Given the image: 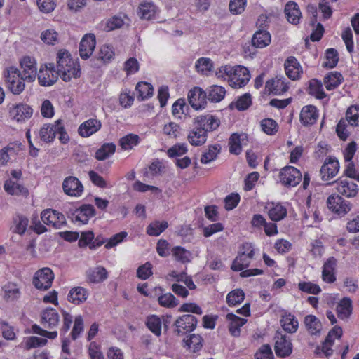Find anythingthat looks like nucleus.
Wrapping results in <instances>:
<instances>
[{
  "label": "nucleus",
  "mask_w": 359,
  "mask_h": 359,
  "mask_svg": "<svg viewBox=\"0 0 359 359\" xmlns=\"http://www.w3.org/2000/svg\"><path fill=\"white\" fill-rule=\"evenodd\" d=\"M288 83L283 76H276L266 83L265 88L269 93L281 95L288 90Z\"/></svg>",
  "instance_id": "19"
},
{
  "label": "nucleus",
  "mask_w": 359,
  "mask_h": 359,
  "mask_svg": "<svg viewBox=\"0 0 359 359\" xmlns=\"http://www.w3.org/2000/svg\"><path fill=\"white\" fill-rule=\"evenodd\" d=\"M308 90L310 95L315 96L318 99H323L326 97L321 82L316 79H312L309 81Z\"/></svg>",
  "instance_id": "52"
},
{
  "label": "nucleus",
  "mask_w": 359,
  "mask_h": 359,
  "mask_svg": "<svg viewBox=\"0 0 359 359\" xmlns=\"http://www.w3.org/2000/svg\"><path fill=\"white\" fill-rule=\"evenodd\" d=\"M47 339L38 337H30L27 338L24 341V347L29 350L33 348L40 347L46 345Z\"/></svg>",
  "instance_id": "63"
},
{
  "label": "nucleus",
  "mask_w": 359,
  "mask_h": 359,
  "mask_svg": "<svg viewBox=\"0 0 359 359\" xmlns=\"http://www.w3.org/2000/svg\"><path fill=\"white\" fill-rule=\"evenodd\" d=\"M250 79L249 70L241 65L233 67L229 79V84L233 88H239L245 86Z\"/></svg>",
  "instance_id": "5"
},
{
  "label": "nucleus",
  "mask_w": 359,
  "mask_h": 359,
  "mask_svg": "<svg viewBox=\"0 0 359 359\" xmlns=\"http://www.w3.org/2000/svg\"><path fill=\"white\" fill-rule=\"evenodd\" d=\"M202 337L198 334H191L186 340H184L185 345L193 352L199 351L202 347Z\"/></svg>",
  "instance_id": "56"
},
{
  "label": "nucleus",
  "mask_w": 359,
  "mask_h": 359,
  "mask_svg": "<svg viewBox=\"0 0 359 359\" xmlns=\"http://www.w3.org/2000/svg\"><path fill=\"white\" fill-rule=\"evenodd\" d=\"M168 226V224L165 221H155L148 226L147 232L149 236H158L164 231Z\"/></svg>",
  "instance_id": "53"
},
{
  "label": "nucleus",
  "mask_w": 359,
  "mask_h": 359,
  "mask_svg": "<svg viewBox=\"0 0 359 359\" xmlns=\"http://www.w3.org/2000/svg\"><path fill=\"white\" fill-rule=\"evenodd\" d=\"M194 125L193 129L188 135L189 142L193 146L202 145L205 144L207 140V135L201 128H199L196 124Z\"/></svg>",
  "instance_id": "35"
},
{
  "label": "nucleus",
  "mask_w": 359,
  "mask_h": 359,
  "mask_svg": "<svg viewBox=\"0 0 359 359\" xmlns=\"http://www.w3.org/2000/svg\"><path fill=\"white\" fill-rule=\"evenodd\" d=\"M158 302L161 306L166 308H174L178 304L177 299L170 292L161 295Z\"/></svg>",
  "instance_id": "59"
},
{
  "label": "nucleus",
  "mask_w": 359,
  "mask_h": 359,
  "mask_svg": "<svg viewBox=\"0 0 359 359\" xmlns=\"http://www.w3.org/2000/svg\"><path fill=\"white\" fill-rule=\"evenodd\" d=\"M189 104L196 110L203 109L207 104V93L200 87L191 89L187 95Z\"/></svg>",
  "instance_id": "12"
},
{
  "label": "nucleus",
  "mask_w": 359,
  "mask_h": 359,
  "mask_svg": "<svg viewBox=\"0 0 359 359\" xmlns=\"http://www.w3.org/2000/svg\"><path fill=\"white\" fill-rule=\"evenodd\" d=\"M338 317L341 319L348 318L352 312V302L350 298L344 297L337 306Z\"/></svg>",
  "instance_id": "41"
},
{
  "label": "nucleus",
  "mask_w": 359,
  "mask_h": 359,
  "mask_svg": "<svg viewBox=\"0 0 359 359\" xmlns=\"http://www.w3.org/2000/svg\"><path fill=\"white\" fill-rule=\"evenodd\" d=\"M135 90L138 93L137 99L141 101L151 97L154 93L153 86L149 83L144 81L138 82Z\"/></svg>",
  "instance_id": "43"
},
{
  "label": "nucleus",
  "mask_w": 359,
  "mask_h": 359,
  "mask_svg": "<svg viewBox=\"0 0 359 359\" xmlns=\"http://www.w3.org/2000/svg\"><path fill=\"white\" fill-rule=\"evenodd\" d=\"M107 271L102 266H97L93 269H90L88 273V280L90 283H98L104 281L107 278Z\"/></svg>",
  "instance_id": "40"
},
{
  "label": "nucleus",
  "mask_w": 359,
  "mask_h": 359,
  "mask_svg": "<svg viewBox=\"0 0 359 359\" xmlns=\"http://www.w3.org/2000/svg\"><path fill=\"white\" fill-rule=\"evenodd\" d=\"M248 143V135L245 133H233L229 140V151L236 155L242 151V146Z\"/></svg>",
  "instance_id": "26"
},
{
  "label": "nucleus",
  "mask_w": 359,
  "mask_h": 359,
  "mask_svg": "<svg viewBox=\"0 0 359 359\" xmlns=\"http://www.w3.org/2000/svg\"><path fill=\"white\" fill-rule=\"evenodd\" d=\"M60 76L57 70H55L53 63H49L41 66L37 74L39 83L43 86H50L53 85Z\"/></svg>",
  "instance_id": "6"
},
{
  "label": "nucleus",
  "mask_w": 359,
  "mask_h": 359,
  "mask_svg": "<svg viewBox=\"0 0 359 359\" xmlns=\"http://www.w3.org/2000/svg\"><path fill=\"white\" fill-rule=\"evenodd\" d=\"M29 220L25 216L18 215L13 219V224L11 231L13 233L23 235L28 226Z\"/></svg>",
  "instance_id": "37"
},
{
  "label": "nucleus",
  "mask_w": 359,
  "mask_h": 359,
  "mask_svg": "<svg viewBox=\"0 0 359 359\" xmlns=\"http://www.w3.org/2000/svg\"><path fill=\"white\" fill-rule=\"evenodd\" d=\"M287 21L293 25L299 23L302 18V13L299 6L294 1H289L286 4L284 10Z\"/></svg>",
  "instance_id": "32"
},
{
  "label": "nucleus",
  "mask_w": 359,
  "mask_h": 359,
  "mask_svg": "<svg viewBox=\"0 0 359 359\" xmlns=\"http://www.w3.org/2000/svg\"><path fill=\"white\" fill-rule=\"evenodd\" d=\"M268 215L273 222L283 219L287 215V209L280 203H272L269 208Z\"/></svg>",
  "instance_id": "38"
},
{
  "label": "nucleus",
  "mask_w": 359,
  "mask_h": 359,
  "mask_svg": "<svg viewBox=\"0 0 359 359\" xmlns=\"http://www.w3.org/2000/svg\"><path fill=\"white\" fill-rule=\"evenodd\" d=\"M283 329L288 333H294L299 327V322L294 315L284 312L280 320Z\"/></svg>",
  "instance_id": "34"
},
{
  "label": "nucleus",
  "mask_w": 359,
  "mask_h": 359,
  "mask_svg": "<svg viewBox=\"0 0 359 359\" xmlns=\"http://www.w3.org/2000/svg\"><path fill=\"white\" fill-rule=\"evenodd\" d=\"M172 255L176 261L183 264L189 262L192 255L190 251L181 246L174 247L172 249Z\"/></svg>",
  "instance_id": "47"
},
{
  "label": "nucleus",
  "mask_w": 359,
  "mask_h": 359,
  "mask_svg": "<svg viewBox=\"0 0 359 359\" xmlns=\"http://www.w3.org/2000/svg\"><path fill=\"white\" fill-rule=\"evenodd\" d=\"M84 330V323L83 318L81 315H79L75 317L74 323L73 325L72 330L70 333L71 337L73 340H76L79 338L81 333L83 332Z\"/></svg>",
  "instance_id": "62"
},
{
  "label": "nucleus",
  "mask_w": 359,
  "mask_h": 359,
  "mask_svg": "<svg viewBox=\"0 0 359 359\" xmlns=\"http://www.w3.org/2000/svg\"><path fill=\"white\" fill-rule=\"evenodd\" d=\"M139 140L140 137L137 135L130 133L121 137L119 143L122 149L128 150L136 146L139 143Z\"/></svg>",
  "instance_id": "54"
},
{
  "label": "nucleus",
  "mask_w": 359,
  "mask_h": 359,
  "mask_svg": "<svg viewBox=\"0 0 359 359\" xmlns=\"http://www.w3.org/2000/svg\"><path fill=\"white\" fill-rule=\"evenodd\" d=\"M343 80L342 75L337 72H331L324 79V84L327 90H331L338 87Z\"/></svg>",
  "instance_id": "46"
},
{
  "label": "nucleus",
  "mask_w": 359,
  "mask_h": 359,
  "mask_svg": "<svg viewBox=\"0 0 359 359\" xmlns=\"http://www.w3.org/2000/svg\"><path fill=\"white\" fill-rule=\"evenodd\" d=\"M304 324L309 333L311 335H317L320 333L322 324L313 315H308L304 318Z\"/></svg>",
  "instance_id": "39"
},
{
  "label": "nucleus",
  "mask_w": 359,
  "mask_h": 359,
  "mask_svg": "<svg viewBox=\"0 0 359 359\" xmlns=\"http://www.w3.org/2000/svg\"><path fill=\"white\" fill-rule=\"evenodd\" d=\"M96 45L93 34H86L82 38L79 45V55L83 60L88 59L93 54Z\"/></svg>",
  "instance_id": "17"
},
{
  "label": "nucleus",
  "mask_w": 359,
  "mask_h": 359,
  "mask_svg": "<svg viewBox=\"0 0 359 359\" xmlns=\"http://www.w3.org/2000/svg\"><path fill=\"white\" fill-rule=\"evenodd\" d=\"M32 109L25 104L15 105L10 110V115L18 122L29 118L32 115Z\"/></svg>",
  "instance_id": "27"
},
{
  "label": "nucleus",
  "mask_w": 359,
  "mask_h": 359,
  "mask_svg": "<svg viewBox=\"0 0 359 359\" xmlns=\"http://www.w3.org/2000/svg\"><path fill=\"white\" fill-rule=\"evenodd\" d=\"M21 74L27 82H33L37 76L36 60L30 56H25L20 60Z\"/></svg>",
  "instance_id": "10"
},
{
  "label": "nucleus",
  "mask_w": 359,
  "mask_h": 359,
  "mask_svg": "<svg viewBox=\"0 0 359 359\" xmlns=\"http://www.w3.org/2000/svg\"><path fill=\"white\" fill-rule=\"evenodd\" d=\"M337 259L334 257H329L324 263L322 271V279L327 283H332L336 280L335 271Z\"/></svg>",
  "instance_id": "25"
},
{
  "label": "nucleus",
  "mask_w": 359,
  "mask_h": 359,
  "mask_svg": "<svg viewBox=\"0 0 359 359\" xmlns=\"http://www.w3.org/2000/svg\"><path fill=\"white\" fill-rule=\"evenodd\" d=\"M64 192L71 196H79L83 191L81 182L74 176H69L64 180L62 183Z\"/></svg>",
  "instance_id": "18"
},
{
  "label": "nucleus",
  "mask_w": 359,
  "mask_h": 359,
  "mask_svg": "<svg viewBox=\"0 0 359 359\" xmlns=\"http://www.w3.org/2000/svg\"><path fill=\"white\" fill-rule=\"evenodd\" d=\"M287 76L292 80H297L302 73V68L297 60L292 56L289 57L285 62Z\"/></svg>",
  "instance_id": "28"
},
{
  "label": "nucleus",
  "mask_w": 359,
  "mask_h": 359,
  "mask_svg": "<svg viewBox=\"0 0 359 359\" xmlns=\"http://www.w3.org/2000/svg\"><path fill=\"white\" fill-rule=\"evenodd\" d=\"M114 50L109 45H103L100 47L97 55V60L102 63L109 62L114 57Z\"/></svg>",
  "instance_id": "49"
},
{
  "label": "nucleus",
  "mask_w": 359,
  "mask_h": 359,
  "mask_svg": "<svg viewBox=\"0 0 359 359\" xmlns=\"http://www.w3.org/2000/svg\"><path fill=\"white\" fill-rule=\"evenodd\" d=\"M262 130L269 135H273L278 131V124L272 118H265L261 121Z\"/></svg>",
  "instance_id": "61"
},
{
  "label": "nucleus",
  "mask_w": 359,
  "mask_h": 359,
  "mask_svg": "<svg viewBox=\"0 0 359 359\" xmlns=\"http://www.w3.org/2000/svg\"><path fill=\"white\" fill-rule=\"evenodd\" d=\"M226 90L222 86L214 85L208 90V99L212 102H219L222 100L225 96Z\"/></svg>",
  "instance_id": "45"
},
{
  "label": "nucleus",
  "mask_w": 359,
  "mask_h": 359,
  "mask_svg": "<svg viewBox=\"0 0 359 359\" xmlns=\"http://www.w3.org/2000/svg\"><path fill=\"white\" fill-rule=\"evenodd\" d=\"M102 123L97 118H89L83 122L78 128V133L83 137H88L100 130Z\"/></svg>",
  "instance_id": "22"
},
{
  "label": "nucleus",
  "mask_w": 359,
  "mask_h": 359,
  "mask_svg": "<svg viewBox=\"0 0 359 359\" xmlns=\"http://www.w3.org/2000/svg\"><path fill=\"white\" fill-rule=\"evenodd\" d=\"M326 61L323 66L327 68H334L338 63L339 56L337 51L334 48H329L326 50Z\"/></svg>",
  "instance_id": "60"
},
{
  "label": "nucleus",
  "mask_w": 359,
  "mask_h": 359,
  "mask_svg": "<svg viewBox=\"0 0 359 359\" xmlns=\"http://www.w3.org/2000/svg\"><path fill=\"white\" fill-rule=\"evenodd\" d=\"M255 248L251 243H243L238 255L233 260L231 269L234 271H241L240 276L243 278L261 275L263 270L259 269H246L249 266L251 261L254 258Z\"/></svg>",
  "instance_id": "1"
},
{
  "label": "nucleus",
  "mask_w": 359,
  "mask_h": 359,
  "mask_svg": "<svg viewBox=\"0 0 359 359\" xmlns=\"http://www.w3.org/2000/svg\"><path fill=\"white\" fill-rule=\"evenodd\" d=\"M346 119L352 126H359V106L353 105L348 108L346 113Z\"/></svg>",
  "instance_id": "55"
},
{
  "label": "nucleus",
  "mask_w": 359,
  "mask_h": 359,
  "mask_svg": "<svg viewBox=\"0 0 359 359\" xmlns=\"http://www.w3.org/2000/svg\"><path fill=\"white\" fill-rule=\"evenodd\" d=\"M274 350L276 355L280 358H285L291 355L292 344L290 338L284 334H277Z\"/></svg>",
  "instance_id": "13"
},
{
  "label": "nucleus",
  "mask_w": 359,
  "mask_h": 359,
  "mask_svg": "<svg viewBox=\"0 0 359 359\" xmlns=\"http://www.w3.org/2000/svg\"><path fill=\"white\" fill-rule=\"evenodd\" d=\"M333 184H335V189L338 194H341L346 198L355 197L358 194V189L357 184L348 179L339 178Z\"/></svg>",
  "instance_id": "14"
},
{
  "label": "nucleus",
  "mask_w": 359,
  "mask_h": 359,
  "mask_svg": "<svg viewBox=\"0 0 359 359\" xmlns=\"http://www.w3.org/2000/svg\"><path fill=\"white\" fill-rule=\"evenodd\" d=\"M158 12L157 7L151 1H143L138 6L137 15L143 20L154 19Z\"/></svg>",
  "instance_id": "29"
},
{
  "label": "nucleus",
  "mask_w": 359,
  "mask_h": 359,
  "mask_svg": "<svg viewBox=\"0 0 359 359\" xmlns=\"http://www.w3.org/2000/svg\"><path fill=\"white\" fill-rule=\"evenodd\" d=\"M41 219L45 224L56 229H61L66 224V219L64 215L52 209H46L42 211Z\"/></svg>",
  "instance_id": "7"
},
{
  "label": "nucleus",
  "mask_w": 359,
  "mask_h": 359,
  "mask_svg": "<svg viewBox=\"0 0 359 359\" xmlns=\"http://www.w3.org/2000/svg\"><path fill=\"white\" fill-rule=\"evenodd\" d=\"M4 187L5 191L11 195L26 196L28 194V190L24 186L11 180L5 182Z\"/></svg>",
  "instance_id": "42"
},
{
  "label": "nucleus",
  "mask_w": 359,
  "mask_h": 359,
  "mask_svg": "<svg viewBox=\"0 0 359 359\" xmlns=\"http://www.w3.org/2000/svg\"><path fill=\"white\" fill-rule=\"evenodd\" d=\"M271 42V34L266 30L259 29L253 35L252 44L258 48L267 46Z\"/></svg>",
  "instance_id": "36"
},
{
  "label": "nucleus",
  "mask_w": 359,
  "mask_h": 359,
  "mask_svg": "<svg viewBox=\"0 0 359 359\" xmlns=\"http://www.w3.org/2000/svg\"><path fill=\"white\" fill-rule=\"evenodd\" d=\"M116 145L113 143H104L96 151L95 157L99 161H103L114 154Z\"/></svg>",
  "instance_id": "48"
},
{
  "label": "nucleus",
  "mask_w": 359,
  "mask_h": 359,
  "mask_svg": "<svg viewBox=\"0 0 359 359\" xmlns=\"http://www.w3.org/2000/svg\"><path fill=\"white\" fill-rule=\"evenodd\" d=\"M280 182L287 187H295L302 179L301 172L293 166H285L280 172Z\"/></svg>",
  "instance_id": "8"
},
{
  "label": "nucleus",
  "mask_w": 359,
  "mask_h": 359,
  "mask_svg": "<svg viewBox=\"0 0 359 359\" xmlns=\"http://www.w3.org/2000/svg\"><path fill=\"white\" fill-rule=\"evenodd\" d=\"M255 359H273V353L269 344L262 345L255 355Z\"/></svg>",
  "instance_id": "64"
},
{
  "label": "nucleus",
  "mask_w": 359,
  "mask_h": 359,
  "mask_svg": "<svg viewBox=\"0 0 359 359\" xmlns=\"http://www.w3.org/2000/svg\"><path fill=\"white\" fill-rule=\"evenodd\" d=\"M195 67L198 72L208 75L213 67V63L210 58L201 57L195 63Z\"/></svg>",
  "instance_id": "50"
},
{
  "label": "nucleus",
  "mask_w": 359,
  "mask_h": 359,
  "mask_svg": "<svg viewBox=\"0 0 359 359\" xmlns=\"http://www.w3.org/2000/svg\"><path fill=\"white\" fill-rule=\"evenodd\" d=\"M245 299V294L241 289L234 290L230 292L226 297V302L229 306H236L241 304Z\"/></svg>",
  "instance_id": "57"
},
{
  "label": "nucleus",
  "mask_w": 359,
  "mask_h": 359,
  "mask_svg": "<svg viewBox=\"0 0 359 359\" xmlns=\"http://www.w3.org/2000/svg\"><path fill=\"white\" fill-rule=\"evenodd\" d=\"M339 170V163L338 160L330 156L327 158L323 164L320 173L323 180L326 181L332 179L337 175Z\"/></svg>",
  "instance_id": "16"
},
{
  "label": "nucleus",
  "mask_w": 359,
  "mask_h": 359,
  "mask_svg": "<svg viewBox=\"0 0 359 359\" xmlns=\"http://www.w3.org/2000/svg\"><path fill=\"white\" fill-rule=\"evenodd\" d=\"M57 70L60 78L65 82L72 78H79L81 69L79 61L72 57L71 54L66 50L61 49L57 53Z\"/></svg>",
  "instance_id": "2"
},
{
  "label": "nucleus",
  "mask_w": 359,
  "mask_h": 359,
  "mask_svg": "<svg viewBox=\"0 0 359 359\" xmlns=\"http://www.w3.org/2000/svg\"><path fill=\"white\" fill-rule=\"evenodd\" d=\"M161 318L156 316H151L147 318V327L156 336H160L161 334Z\"/></svg>",
  "instance_id": "58"
},
{
  "label": "nucleus",
  "mask_w": 359,
  "mask_h": 359,
  "mask_svg": "<svg viewBox=\"0 0 359 359\" xmlns=\"http://www.w3.org/2000/svg\"><path fill=\"white\" fill-rule=\"evenodd\" d=\"M329 210L339 216H344L351 210V204L339 194H332L327 199Z\"/></svg>",
  "instance_id": "9"
},
{
  "label": "nucleus",
  "mask_w": 359,
  "mask_h": 359,
  "mask_svg": "<svg viewBox=\"0 0 359 359\" xmlns=\"http://www.w3.org/2000/svg\"><path fill=\"white\" fill-rule=\"evenodd\" d=\"M95 215V210L92 205L86 204L76 209L72 214L71 218L72 222L86 224L89 219Z\"/></svg>",
  "instance_id": "15"
},
{
  "label": "nucleus",
  "mask_w": 359,
  "mask_h": 359,
  "mask_svg": "<svg viewBox=\"0 0 359 359\" xmlns=\"http://www.w3.org/2000/svg\"><path fill=\"white\" fill-rule=\"evenodd\" d=\"M41 323L44 327L48 329H53L58 325L60 321V316L56 309L48 307L41 313Z\"/></svg>",
  "instance_id": "21"
},
{
  "label": "nucleus",
  "mask_w": 359,
  "mask_h": 359,
  "mask_svg": "<svg viewBox=\"0 0 359 359\" xmlns=\"http://www.w3.org/2000/svg\"><path fill=\"white\" fill-rule=\"evenodd\" d=\"M57 120L53 124H43L38 132L39 138L45 143L53 142L56 136Z\"/></svg>",
  "instance_id": "31"
},
{
  "label": "nucleus",
  "mask_w": 359,
  "mask_h": 359,
  "mask_svg": "<svg viewBox=\"0 0 359 359\" xmlns=\"http://www.w3.org/2000/svg\"><path fill=\"white\" fill-rule=\"evenodd\" d=\"M194 124H196L207 135L208 132L216 130L219 126V120L212 115L199 116L195 118Z\"/></svg>",
  "instance_id": "20"
},
{
  "label": "nucleus",
  "mask_w": 359,
  "mask_h": 359,
  "mask_svg": "<svg viewBox=\"0 0 359 359\" xmlns=\"http://www.w3.org/2000/svg\"><path fill=\"white\" fill-rule=\"evenodd\" d=\"M318 111L313 105L304 106L300 112V121L304 126L313 125L318 118Z\"/></svg>",
  "instance_id": "24"
},
{
  "label": "nucleus",
  "mask_w": 359,
  "mask_h": 359,
  "mask_svg": "<svg viewBox=\"0 0 359 359\" xmlns=\"http://www.w3.org/2000/svg\"><path fill=\"white\" fill-rule=\"evenodd\" d=\"M6 88L13 94H21L25 88V80L21 72L15 67L11 66L4 72Z\"/></svg>",
  "instance_id": "3"
},
{
  "label": "nucleus",
  "mask_w": 359,
  "mask_h": 359,
  "mask_svg": "<svg viewBox=\"0 0 359 359\" xmlns=\"http://www.w3.org/2000/svg\"><path fill=\"white\" fill-rule=\"evenodd\" d=\"M226 319L229 322L228 327L230 334L236 337H239L241 334V327L246 323L247 320L240 318L232 313L226 315Z\"/></svg>",
  "instance_id": "33"
},
{
  "label": "nucleus",
  "mask_w": 359,
  "mask_h": 359,
  "mask_svg": "<svg viewBox=\"0 0 359 359\" xmlns=\"http://www.w3.org/2000/svg\"><path fill=\"white\" fill-rule=\"evenodd\" d=\"M221 146L218 144L210 145L207 150H205L201 157V163L203 164H208L215 161L220 152Z\"/></svg>",
  "instance_id": "44"
},
{
  "label": "nucleus",
  "mask_w": 359,
  "mask_h": 359,
  "mask_svg": "<svg viewBox=\"0 0 359 359\" xmlns=\"http://www.w3.org/2000/svg\"><path fill=\"white\" fill-rule=\"evenodd\" d=\"M41 41L48 45L54 46L59 42V34L54 29H48L41 33Z\"/></svg>",
  "instance_id": "51"
},
{
  "label": "nucleus",
  "mask_w": 359,
  "mask_h": 359,
  "mask_svg": "<svg viewBox=\"0 0 359 359\" xmlns=\"http://www.w3.org/2000/svg\"><path fill=\"white\" fill-rule=\"evenodd\" d=\"M175 332L177 335H183L193 331L197 325L196 318L191 314H185L179 317L175 323Z\"/></svg>",
  "instance_id": "11"
},
{
  "label": "nucleus",
  "mask_w": 359,
  "mask_h": 359,
  "mask_svg": "<svg viewBox=\"0 0 359 359\" xmlns=\"http://www.w3.org/2000/svg\"><path fill=\"white\" fill-rule=\"evenodd\" d=\"M341 335L342 330L340 327L335 326L329 332L321 346V351L326 357L332 355L331 347L333 345L334 341L335 339L340 338Z\"/></svg>",
  "instance_id": "23"
},
{
  "label": "nucleus",
  "mask_w": 359,
  "mask_h": 359,
  "mask_svg": "<svg viewBox=\"0 0 359 359\" xmlns=\"http://www.w3.org/2000/svg\"><path fill=\"white\" fill-rule=\"evenodd\" d=\"M54 278L53 271L50 268L45 267L35 273L32 283L38 290H47L51 287Z\"/></svg>",
  "instance_id": "4"
},
{
  "label": "nucleus",
  "mask_w": 359,
  "mask_h": 359,
  "mask_svg": "<svg viewBox=\"0 0 359 359\" xmlns=\"http://www.w3.org/2000/svg\"><path fill=\"white\" fill-rule=\"evenodd\" d=\"M89 296L88 290L77 286L72 288L68 294V301L75 305H79L86 301Z\"/></svg>",
  "instance_id": "30"
}]
</instances>
